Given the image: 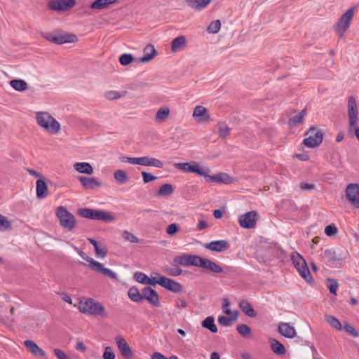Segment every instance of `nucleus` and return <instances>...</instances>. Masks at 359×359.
Masks as SVG:
<instances>
[{
    "label": "nucleus",
    "mask_w": 359,
    "mask_h": 359,
    "mask_svg": "<svg viewBox=\"0 0 359 359\" xmlns=\"http://www.w3.org/2000/svg\"><path fill=\"white\" fill-rule=\"evenodd\" d=\"M11 226V222L5 216L0 214V231H6Z\"/></svg>",
    "instance_id": "51"
},
{
    "label": "nucleus",
    "mask_w": 359,
    "mask_h": 359,
    "mask_svg": "<svg viewBox=\"0 0 359 359\" xmlns=\"http://www.w3.org/2000/svg\"><path fill=\"white\" fill-rule=\"evenodd\" d=\"M77 178L83 187L86 189H95L102 185V182L95 177L79 176Z\"/></svg>",
    "instance_id": "17"
},
{
    "label": "nucleus",
    "mask_w": 359,
    "mask_h": 359,
    "mask_svg": "<svg viewBox=\"0 0 359 359\" xmlns=\"http://www.w3.org/2000/svg\"><path fill=\"white\" fill-rule=\"evenodd\" d=\"M134 278L136 281H137L140 283L144 284V285L147 284V283L149 280V277L146 274H144V273H142V272L135 273Z\"/></svg>",
    "instance_id": "53"
},
{
    "label": "nucleus",
    "mask_w": 359,
    "mask_h": 359,
    "mask_svg": "<svg viewBox=\"0 0 359 359\" xmlns=\"http://www.w3.org/2000/svg\"><path fill=\"white\" fill-rule=\"evenodd\" d=\"M95 255L98 257H104L107 253V249L103 245H100L97 249H95Z\"/></svg>",
    "instance_id": "58"
},
{
    "label": "nucleus",
    "mask_w": 359,
    "mask_h": 359,
    "mask_svg": "<svg viewBox=\"0 0 359 359\" xmlns=\"http://www.w3.org/2000/svg\"><path fill=\"white\" fill-rule=\"evenodd\" d=\"M135 165L162 168L163 163L159 159L149 156L135 157Z\"/></svg>",
    "instance_id": "11"
},
{
    "label": "nucleus",
    "mask_w": 359,
    "mask_h": 359,
    "mask_svg": "<svg viewBox=\"0 0 359 359\" xmlns=\"http://www.w3.org/2000/svg\"><path fill=\"white\" fill-rule=\"evenodd\" d=\"M179 230L178 226L173 223L168 226L166 228V233L170 236H173Z\"/></svg>",
    "instance_id": "62"
},
{
    "label": "nucleus",
    "mask_w": 359,
    "mask_h": 359,
    "mask_svg": "<svg viewBox=\"0 0 359 359\" xmlns=\"http://www.w3.org/2000/svg\"><path fill=\"white\" fill-rule=\"evenodd\" d=\"M346 196L355 207L359 208V184H350L346 189Z\"/></svg>",
    "instance_id": "10"
},
{
    "label": "nucleus",
    "mask_w": 359,
    "mask_h": 359,
    "mask_svg": "<svg viewBox=\"0 0 359 359\" xmlns=\"http://www.w3.org/2000/svg\"><path fill=\"white\" fill-rule=\"evenodd\" d=\"M160 285L172 292H179L182 290V285L178 282L163 276L160 280Z\"/></svg>",
    "instance_id": "14"
},
{
    "label": "nucleus",
    "mask_w": 359,
    "mask_h": 359,
    "mask_svg": "<svg viewBox=\"0 0 359 359\" xmlns=\"http://www.w3.org/2000/svg\"><path fill=\"white\" fill-rule=\"evenodd\" d=\"M11 86L18 91H24L27 88V83L22 79H13L10 81Z\"/></svg>",
    "instance_id": "35"
},
{
    "label": "nucleus",
    "mask_w": 359,
    "mask_h": 359,
    "mask_svg": "<svg viewBox=\"0 0 359 359\" xmlns=\"http://www.w3.org/2000/svg\"><path fill=\"white\" fill-rule=\"evenodd\" d=\"M24 344L33 355H34L36 356H42V357H44L46 355V353L44 352V351L42 348H41L33 341L26 340L24 341Z\"/></svg>",
    "instance_id": "25"
},
{
    "label": "nucleus",
    "mask_w": 359,
    "mask_h": 359,
    "mask_svg": "<svg viewBox=\"0 0 359 359\" xmlns=\"http://www.w3.org/2000/svg\"><path fill=\"white\" fill-rule=\"evenodd\" d=\"M278 331L281 335L289 339H293L297 335L295 328L288 323H280Z\"/></svg>",
    "instance_id": "15"
},
{
    "label": "nucleus",
    "mask_w": 359,
    "mask_h": 359,
    "mask_svg": "<svg viewBox=\"0 0 359 359\" xmlns=\"http://www.w3.org/2000/svg\"><path fill=\"white\" fill-rule=\"evenodd\" d=\"M151 359H178L175 355H172L170 358H166L159 352H155L151 355Z\"/></svg>",
    "instance_id": "64"
},
{
    "label": "nucleus",
    "mask_w": 359,
    "mask_h": 359,
    "mask_svg": "<svg viewBox=\"0 0 359 359\" xmlns=\"http://www.w3.org/2000/svg\"><path fill=\"white\" fill-rule=\"evenodd\" d=\"M229 317L225 316H221L218 318V323L223 326H230L232 322L235 321L238 318V312L234 311L231 315H229Z\"/></svg>",
    "instance_id": "31"
},
{
    "label": "nucleus",
    "mask_w": 359,
    "mask_h": 359,
    "mask_svg": "<svg viewBox=\"0 0 359 359\" xmlns=\"http://www.w3.org/2000/svg\"><path fill=\"white\" fill-rule=\"evenodd\" d=\"M199 256L191 255H183L177 256L174 258V262L182 266H197Z\"/></svg>",
    "instance_id": "12"
},
{
    "label": "nucleus",
    "mask_w": 359,
    "mask_h": 359,
    "mask_svg": "<svg viewBox=\"0 0 359 359\" xmlns=\"http://www.w3.org/2000/svg\"><path fill=\"white\" fill-rule=\"evenodd\" d=\"M156 51L153 45L149 44L144 48V55L140 59L142 63L151 60L156 55Z\"/></svg>",
    "instance_id": "27"
},
{
    "label": "nucleus",
    "mask_w": 359,
    "mask_h": 359,
    "mask_svg": "<svg viewBox=\"0 0 359 359\" xmlns=\"http://www.w3.org/2000/svg\"><path fill=\"white\" fill-rule=\"evenodd\" d=\"M257 214L255 211H250L241 215L238 218V222L241 227L252 229L256 225Z\"/></svg>",
    "instance_id": "9"
},
{
    "label": "nucleus",
    "mask_w": 359,
    "mask_h": 359,
    "mask_svg": "<svg viewBox=\"0 0 359 359\" xmlns=\"http://www.w3.org/2000/svg\"><path fill=\"white\" fill-rule=\"evenodd\" d=\"M306 115V109H302L298 114L290 118L289 120V126L290 127H295L302 123L304 116Z\"/></svg>",
    "instance_id": "38"
},
{
    "label": "nucleus",
    "mask_w": 359,
    "mask_h": 359,
    "mask_svg": "<svg viewBox=\"0 0 359 359\" xmlns=\"http://www.w3.org/2000/svg\"><path fill=\"white\" fill-rule=\"evenodd\" d=\"M192 116L198 121H208L210 119L207 109L201 105L196 106L194 108Z\"/></svg>",
    "instance_id": "24"
},
{
    "label": "nucleus",
    "mask_w": 359,
    "mask_h": 359,
    "mask_svg": "<svg viewBox=\"0 0 359 359\" xmlns=\"http://www.w3.org/2000/svg\"><path fill=\"white\" fill-rule=\"evenodd\" d=\"M163 271L171 276H180L182 273V270L179 267L170 268L169 266H165L163 269Z\"/></svg>",
    "instance_id": "52"
},
{
    "label": "nucleus",
    "mask_w": 359,
    "mask_h": 359,
    "mask_svg": "<svg viewBox=\"0 0 359 359\" xmlns=\"http://www.w3.org/2000/svg\"><path fill=\"white\" fill-rule=\"evenodd\" d=\"M103 359H114L115 354L112 351L111 347L107 346L105 348L104 353L102 355Z\"/></svg>",
    "instance_id": "59"
},
{
    "label": "nucleus",
    "mask_w": 359,
    "mask_h": 359,
    "mask_svg": "<svg viewBox=\"0 0 359 359\" xmlns=\"http://www.w3.org/2000/svg\"><path fill=\"white\" fill-rule=\"evenodd\" d=\"M221 28V22L219 20H214L208 25L207 31L209 33L217 34Z\"/></svg>",
    "instance_id": "48"
},
{
    "label": "nucleus",
    "mask_w": 359,
    "mask_h": 359,
    "mask_svg": "<svg viewBox=\"0 0 359 359\" xmlns=\"http://www.w3.org/2000/svg\"><path fill=\"white\" fill-rule=\"evenodd\" d=\"M128 296L135 302H140L143 299L142 292L140 293L135 287H131L128 290Z\"/></svg>",
    "instance_id": "41"
},
{
    "label": "nucleus",
    "mask_w": 359,
    "mask_h": 359,
    "mask_svg": "<svg viewBox=\"0 0 359 359\" xmlns=\"http://www.w3.org/2000/svg\"><path fill=\"white\" fill-rule=\"evenodd\" d=\"M187 46V39L185 36H180L172 41L171 50L173 53L183 50Z\"/></svg>",
    "instance_id": "23"
},
{
    "label": "nucleus",
    "mask_w": 359,
    "mask_h": 359,
    "mask_svg": "<svg viewBox=\"0 0 359 359\" xmlns=\"http://www.w3.org/2000/svg\"><path fill=\"white\" fill-rule=\"evenodd\" d=\"M116 1L117 0H95L91 4L90 8L96 10H102L115 3Z\"/></svg>",
    "instance_id": "34"
},
{
    "label": "nucleus",
    "mask_w": 359,
    "mask_h": 359,
    "mask_svg": "<svg viewBox=\"0 0 359 359\" xmlns=\"http://www.w3.org/2000/svg\"><path fill=\"white\" fill-rule=\"evenodd\" d=\"M56 214L62 226L65 228L67 227V210L63 207H59L57 209Z\"/></svg>",
    "instance_id": "36"
},
{
    "label": "nucleus",
    "mask_w": 359,
    "mask_h": 359,
    "mask_svg": "<svg viewBox=\"0 0 359 359\" xmlns=\"http://www.w3.org/2000/svg\"><path fill=\"white\" fill-rule=\"evenodd\" d=\"M269 341L271 347L276 354L283 355L285 353V348L280 341L274 339H271Z\"/></svg>",
    "instance_id": "33"
},
{
    "label": "nucleus",
    "mask_w": 359,
    "mask_h": 359,
    "mask_svg": "<svg viewBox=\"0 0 359 359\" xmlns=\"http://www.w3.org/2000/svg\"><path fill=\"white\" fill-rule=\"evenodd\" d=\"M123 237L126 241H128L132 243H137L139 241L138 238L135 236L128 231H124L123 232Z\"/></svg>",
    "instance_id": "57"
},
{
    "label": "nucleus",
    "mask_w": 359,
    "mask_h": 359,
    "mask_svg": "<svg viewBox=\"0 0 359 359\" xmlns=\"http://www.w3.org/2000/svg\"><path fill=\"white\" fill-rule=\"evenodd\" d=\"M174 167L187 172L197 173L203 177L206 176L207 172H210V170L208 168H201L199 164L195 161L191 163H177L174 164Z\"/></svg>",
    "instance_id": "5"
},
{
    "label": "nucleus",
    "mask_w": 359,
    "mask_h": 359,
    "mask_svg": "<svg viewBox=\"0 0 359 359\" xmlns=\"http://www.w3.org/2000/svg\"><path fill=\"white\" fill-rule=\"evenodd\" d=\"M77 214L86 219L98 220L104 222H111L116 219L115 214L111 212L104 211L98 209L80 208Z\"/></svg>",
    "instance_id": "2"
},
{
    "label": "nucleus",
    "mask_w": 359,
    "mask_h": 359,
    "mask_svg": "<svg viewBox=\"0 0 359 359\" xmlns=\"http://www.w3.org/2000/svg\"><path fill=\"white\" fill-rule=\"evenodd\" d=\"M74 169L80 173L91 175L93 173L92 165L87 162H79L74 164Z\"/></svg>",
    "instance_id": "28"
},
{
    "label": "nucleus",
    "mask_w": 359,
    "mask_h": 359,
    "mask_svg": "<svg viewBox=\"0 0 359 359\" xmlns=\"http://www.w3.org/2000/svg\"><path fill=\"white\" fill-rule=\"evenodd\" d=\"M170 114V109L168 107L160 108L155 116V121L158 123L165 122Z\"/></svg>",
    "instance_id": "32"
},
{
    "label": "nucleus",
    "mask_w": 359,
    "mask_h": 359,
    "mask_svg": "<svg viewBox=\"0 0 359 359\" xmlns=\"http://www.w3.org/2000/svg\"><path fill=\"white\" fill-rule=\"evenodd\" d=\"M143 299H146L150 304L155 306H160L159 296L158 293L151 287H145L142 290Z\"/></svg>",
    "instance_id": "16"
},
{
    "label": "nucleus",
    "mask_w": 359,
    "mask_h": 359,
    "mask_svg": "<svg viewBox=\"0 0 359 359\" xmlns=\"http://www.w3.org/2000/svg\"><path fill=\"white\" fill-rule=\"evenodd\" d=\"M173 191V187L170 184H165L160 187L157 194L159 196L166 197L170 196Z\"/></svg>",
    "instance_id": "40"
},
{
    "label": "nucleus",
    "mask_w": 359,
    "mask_h": 359,
    "mask_svg": "<svg viewBox=\"0 0 359 359\" xmlns=\"http://www.w3.org/2000/svg\"><path fill=\"white\" fill-rule=\"evenodd\" d=\"M238 332L244 337H248L251 334L250 327L245 324H241L237 326Z\"/></svg>",
    "instance_id": "49"
},
{
    "label": "nucleus",
    "mask_w": 359,
    "mask_h": 359,
    "mask_svg": "<svg viewBox=\"0 0 359 359\" xmlns=\"http://www.w3.org/2000/svg\"><path fill=\"white\" fill-rule=\"evenodd\" d=\"M134 60V57L132 54L124 53L120 55L119 62L123 66H127L130 65Z\"/></svg>",
    "instance_id": "46"
},
{
    "label": "nucleus",
    "mask_w": 359,
    "mask_h": 359,
    "mask_svg": "<svg viewBox=\"0 0 359 359\" xmlns=\"http://www.w3.org/2000/svg\"><path fill=\"white\" fill-rule=\"evenodd\" d=\"M325 256L328 260L330 263L332 264H334V262L338 260V258L336 255V252L332 249H327L325 250Z\"/></svg>",
    "instance_id": "50"
},
{
    "label": "nucleus",
    "mask_w": 359,
    "mask_h": 359,
    "mask_svg": "<svg viewBox=\"0 0 359 359\" xmlns=\"http://www.w3.org/2000/svg\"><path fill=\"white\" fill-rule=\"evenodd\" d=\"M325 318L326 322L330 326H332V327H334L338 330H341V328H342L341 324L337 318H335L334 316H331V315H325Z\"/></svg>",
    "instance_id": "43"
},
{
    "label": "nucleus",
    "mask_w": 359,
    "mask_h": 359,
    "mask_svg": "<svg viewBox=\"0 0 359 359\" xmlns=\"http://www.w3.org/2000/svg\"><path fill=\"white\" fill-rule=\"evenodd\" d=\"M307 137H306L303 143L309 148H314L319 146L323 139V134L321 130L316 128H311L306 133Z\"/></svg>",
    "instance_id": "6"
},
{
    "label": "nucleus",
    "mask_w": 359,
    "mask_h": 359,
    "mask_svg": "<svg viewBox=\"0 0 359 359\" xmlns=\"http://www.w3.org/2000/svg\"><path fill=\"white\" fill-rule=\"evenodd\" d=\"M348 132L353 134L359 141V127L356 126L358 121V111L356 100L350 96L348 99Z\"/></svg>",
    "instance_id": "4"
},
{
    "label": "nucleus",
    "mask_w": 359,
    "mask_h": 359,
    "mask_svg": "<svg viewBox=\"0 0 359 359\" xmlns=\"http://www.w3.org/2000/svg\"><path fill=\"white\" fill-rule=\"evenodd\" d=\"M79 309L83 313L100 316L103 318L108 317V313L105 308L100 303L93 299H87L80 301L79 304Z\"/></svg>",
    "instance_id": "3"
},
{
    "label": "nucleus",
    "mask_w": 359,
    "mask_h": 359,
    "mask_svg": "<svg viewBox=\"0 0 359 359\" xmlns=\"http://www.w3.org/2000/svg\"><path fill=\"white\" fill-rule=\"evenodd\" d=\"M35 118L37 124L50 134H57L60 130V123L47 111H36Z\"/></svg>",
    "instance_id": "1"
},
{
    "label": "nucleus",
    "mask_w": 359,
    "mask_h": 359,
    "mask_svg": "<svg viewBox=\"0 0 359 359\" xmlns=\"http://www.w3.org/2000/svg\"><path fill=\"white\" fill-rule=\"evenodd\" d=\"M212 0H186L187 6L193 10L201 11L210 4Z\"/></svg>",
    "instance_id": "22"
},
{
    "label": "nucleus",
    "mask_w": 359,
    "mask_h": 359,
    "mask_svg": "<svg viewBox=\"0 0 359 359\" xmlns=\"http://www.w3.org/2000/svg\"><path fill=\"white\" fill-rule=\"evenodd\" d=\"M218 133L222 138L226 137L230 133V128L224 123H218Z\"/></svg>",
    "instance_id": "47"
},
{
    "label": "nucleus",
    "mask_w": 359,
    "mask_h": 359,
    "mask_svg": "<svg viewBox=\"0 0 359 359\" xmlns=\"http://www.w3.org/2000/svg\"><path fill=\"white\" fill-rule=\"evenodd\" d=\"M205 248L214 252L224 251L229 246L227 241L224 240H219L211 241L205 244Z\"/></svg>",
    "instance_id": "20"
},
{
    "label": "nucleus",
    "mask_w": 359,
    "mask_h": 359,
    "mask_svg": "<svg viewBox=\"0 0 359 359\" xmlns=\"http://www.w3.org/2000/svg\"><path fill=\"white\" fill-rule=\"evenodd\" d=\"M80 255L84 260L88 262V266L93 271H95V268L94 267V264H99L100 262L94 260L92 257L88 256L84 252H81Z\"/></svg>",
    "instance_id": "54"
},
{
    "label": "nucleus",
    "mask_w": 359,
    "mask_h": 359,
    "mask_svg": "<svg viewBox=\"0 0 359 359\" xmlns=\"http://www.w3.org/2000/svg\"><path fill=\"white\" fill-rule=\"evenodd\" d=\"M230 304V301L228 299H224L223 300L222 309L224 313L226 315H231L234 313L229 309Z\"/></svg>",
    "instance_id": "63"
},
{
    "label": "nucleus",
    "mask_w": 359,
    "mask_h": 359,
    "mask_svg": "<svg viewBox=\"0 0 359 359\" xmlns=\"http://www.w3.org/2000/svg\"><path fill=\"white\" fill-rule=\"evenodd\" d=\"M325 233L328 236H332L337 233V228L334 224L328 225L325 229Z\"/></svg>",
    "instance_id": "61"
},
{
    "label": "nucleus",
    "mask_w": 359,
    "mask_h": 359,
    "mask_svg": "<svg viewBox=\"0 0 359 359\" xmlns=\"http://www.w3.org/2000/svg\"><path fill=\"white\" fill-rule=\"evenodd\" d=\"M354 10L350 8L341 15L336 26V32L341 37L344 36V32L349 27L350 22L353 17Z\"/></svg>",
    "instance_id": "7"
},
{
    "label": "nucleus",
    "mask_w": 359,
    "mask_h": 359,
    "mask_svg": "<svg viewBox=\"0 0 359 359\" xmlns=\"http://www.w3.org/2000/svg\"><path fill=\"white\" fill-rule=\"evenodd\" d=\"M94 267L95 268V271L99 272L111 279H117L116 273L109 269L104 268L102 264H94Z\"/></svg>",
    "instance_id": "29"
},
{
    "label": "nucleus",
    "mask_w": 359,
    "mask_h": 359,
    "mask_svg": "<svg viewBox=\"0 0 359 359\" xmlns=\"http://www.w3.org/2000/svg\"><path fill=\"white\" fill-rule=\"evenodd\" d=\"M299 275L306 280L309 281L311 279V276L310 273V271L307 266L306 263H305V266L303 264L299 267L297 268Z\"/></svg>",
    "instance_id": "44"
},
{
    "label": "nucleus",
    "mask_w": 359,
    "mask_h": 359,
    "mask_svg": "<svg viewBox=\"0 0 359 359\" xmlns=\"http://www.w3.org/2000/svg\"><path fill=\"white\" fill-rule=\"evenodd\" d=\"M141 174L142 176L143 182L144 183H149L150 182L155 180L157 178L156 176H154L150 173H148L145 171H142L141 172Z\"/></svg>",
    "instance_id": "60"
},
{
    "label": "nucleus",
    "mask_w": 359,
    "mask_h": 359,
    "mask_svg": "<svg viewBox=\"0 0 359 359\" xmlns=\"http://www.w3.org/2000/svg\"><path fill=\"white\" fill-rule=\"evenodd\" d=\"M114 177L116 181L121 184H126L128 181V177L123 170L119 169L116 170L114 173Z\"/></svg>",
    "instance_id": "39"
},
{
    "label": "nucleus",
    "mask_w": 359,
    "mask_h": 359,
    "mask_svg": "<svg viewBox=\"0 0 359 359\" xmlns=\"http://www.w3.org/2000/svg\"><path fill=\"white\" fill-rule=\"evenodd\" d=\"M327 287L331 293L336 295L338 287L337 281L334 279H327Z\"/></svg>",
    "instance_id": "55"
},
{
    "label": "nucleus",
    "mask_w": 359,
    "mask_h": 359,
    "mask_svg": "<svg viewBox=\"0 0 359 359\" xmlns=\"http://www.w3.org/2000/svg\"><path fill=\"white\" fill-rule=\"evenodd\" d=\"M202 326L210 330L213 333L217 332V327L215 324V319L212 316H208L202 322Z\"/></svg>",
    "instance_id": "37"
},
{
    "label": "nucleus",
    "mask_w": 359,
    "mask_h": 359,
    "mask_svg": "<svg viewBox=\"0 0 359 359\" xmlns=\"http://www.w3.org/2000/svg\"><path fill=\"white\" fill-rule=\"evenodd\" d=\"M291 259L296 269L303 264L305 266L306 262L299 253L293 252L291 255Z\"/></svg>",
    "instance_id": "45"
},
{
    "label": "nucleus",
    "mask_w": 359,
    "mask_h": 359,
    "mask_svg": "<svg viewBox=\"0 0 359 359\" xmlns=\"http://www.w3.org/2000/svg\"><path fill=\"white\" fill-rule=\"evenodd\" d=\"M115 341L119 351L124 357L130 358L132 356L131 348L122 336H116Z\"/></svg>",
    "instance_id": "19"
},
{
    "label": "nucleus",
    "mask_w": 359,
    "mask_h": 359,
    "mask_svg": "<svg viewBox=\"0 0 359 359\" xmlns=\"http://www.w3.org/2000/svg\"><path fill=\"white\" fill-rule=\"evenodd\" d=\"M197 266L208 269L214 273L222 272V268L215 262L199 256Z\"/></svg>",
    "instance_id": "13"
},
{
    "label": "nucleus",
    "mask_w": 359,
    "mask_h": 359,
    "mask_svg": "<svg viewBox=\"0 0 359 359\" xmlns=\"http://www.w3.org/2000/svg\"><path fill=\"white\" fill-rule=\"evenodd\" d=\"M42 36L46 40L56 44H63L67 43V34L64 31L60 29L52 32H43Z\"/></svg>",
    "instance_id": "8"
},
{
    "label": "nucleus",
    "mask_w": 359,
    "mask_h": 359,
    "mask_svg": "<svg viewBox=\"0 0 359 359\" xmlns=\"http://www.w3.org/2000/svg\"><path fill=\"white\" fill-rule=\"evenodd\" d=\"M48 7L55 11L67 10V0H49Z\"/></svg>",
    "instance_id": "26"
},
{
    "label": "nucleus",
    "mask_w": 359,
    "mask_h": 359,
    "mask_svg": "<svg viewBox=\"0 0 359 359\" xmlns=\"http://www.w3.org/2000/svg\"><path fill=\"white\" fill-rule=\"evenodd\" d=\"M36 197L39 199L45 198L48 196V188L44 180L39 179L36 180Z\"/></svg>",
    "instance_id": "21"
},
{
    "label": "nucleus",
    "mask_w": 359,
    "mask_h": 359,
    "mask_svg": "<svg viewBox=\"0 0 359 359\" xmlns=\"http://www.w3.org/2000/svg\"><path fill=\"white\" fill-rule=\"evenodd\" d=\"M239 307L242 311L249 317H255L257 316V313L247 300L241 301Z\"/></svg>",
    "instance_id": "30"
},
{
    "label": "nucleus",
    "mask_w": 359,
    "mask_h": 359,
    "mask_svg": "<svg viewBox=\"0 0 359 359\" xmlns=\"http://www.w3.org/2000/svg\"><path fill=\"white\" fill-rule=\"evenodd\" d=\"M126 94V92H120L117 90H109L104 93V97L108 100H116L122 97Z\"/></svg>",
    "instance_id": "42"
},
{
    "label": "nucleus",
    "mask_w": 359,
    "mask_h": 359,
    "mask_svg": "<svg viewBox=\"0 0 359 359\" xmlns=\"http://www.w3.org/2000/svg\"><path fill=\"white\" fill-rule=\"evenodd\" d=\"M207 182L212 181L219 183L230 184L232 182V178L226 173L220 172L216 175H210V172H207V175L204 176Z\"/></svg>",
    "instance_id": "18"
},
{
    "label": "nucleus",
    "mask_w": 359,
    "mask_h": 359,
    "mask_svg": "<svg viewBox=\"0 0 359 359\" xmlns=\"http://www.w3.org/2000/svg\"><path fill=\"white\" fill-rule=\"evenodd\" d=\"M163 278V276L155 274L154 276H151V278H149V280L146 285H151L155 287L156 285H160V280Z\"/></svg>",
    "instance_id": "56"
}]
</instances>
